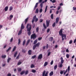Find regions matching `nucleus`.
Here are the masks:
<instances>
[{"instance_id": "f257e3e1", "label": "nucleus", "mask_w": 76, "mask_h": 76, "mask_svg": "<svg viewBox=\"0 0 76 76\" xmlns=\"http://www.w3.org/2000/svg\"><path fill=\"white\" fill-rule=\"evenodd\" d=\"M63 29H61L59 32V35L62 36V41H64V39H66V34H63Z\"/></svg>"}, {"instance_id": "f03ea898", "label": "nucleus", "mask_w": 76, "mask_h": 76, "mask_svg": "<svg viewBox=\"0 0 76 76\" xmlns=\"http://www.w3.org/2000/svg\"><path fill=\"white\" fill-rule=\"evenodd\" d=\"M26 28L27 29V31L28 32V35H31V29H32L31 25L30 24L28 23L27 25Z\"/></svg>"}, {"instance_id": "7ed1b4c3", "label": "nucleus", "mask_w": 76, "mask_h": 76, "mask_svg": "<svg viewBox=\"0 0 76 76\" xmlns=\"http://www.w3.org/2000/svg\"><path fill=\"white\" fill-rule=\"evenodd\" d=\"M46 26L45 24V23H44L43 24V26L44 29H47V27H48L49 25H50V21L47 20L46 21Z\"/></svg>"}, {"instance_id": "20e7f679", "label": "nucleus", "mask_w": 76, "mask_h": 76, "mask_svg": "<svg viewBox=\"0 0 76 76\" xmlns=\"http://www.w3.org/2000/svg\"><path fill=\"white\" fill-rule=\"evenodd\" d=\"M39 45H40V43H39V42H38L37 43L34 45L33 46V50H34L36 48V47H39Z\"/></svg>"}, {"instance_id": "39448f33", "label": "nucleus", "mask_w": 76, "mask_h": 76, "mask_svg": "<svg viewBox=\"0 0 76 76\" xmlns=\"http://www.w3.org/2000/svg\"><path fill=\"white\" fill-rule=\"evenodd\" d=\"M37 38V36L36 35V34L34 33L32 34L31 36V39H35Z\"/></svg>"}, {"instance_id": "423d86ee", "label": "nucleus", "mask_w": 76, "mask_h": 76, "mask_svg": "<svg viewBox=\"0 0 76 76\" xmlns=\"http://www.w3.org/2000/svg\"><path fill=\"white\" fill-rule=\"evenodd\" d=\"M45 71H43L42 74V76H48V71H47L45 73Z\"/></svg>"}, {"instance_id": "0eeeda50", "label": "nucleus", "mask_w": 76, "mask_h": 76, "mask_svg": "<svg viewBox=\"0 0 76 76\" xmlns=\"http://www.w3.org/2000/svg\"><path fill=\"white\" fill-rule=\"evenodd\" d=\"M42 54H40L38 56V59H42Z\"/></svg>"}, {"instance_id": "6e6552de", "label": "nucleus", "mask_w": 76, "mask_h": 76, "mask_svg": "<svg viewBox=\"0 0 76 76\" xmlns=\"http://www.w3.org/2000/svg\"><path fill=\"white\" fill-rule=\"evenodd\" d=\"M36 18H37L36 15H35L34 16L33 19L31 21V22L32 23H34V21H35V19H36Z\"/></svg>"}, {"instance_id": "1a4fd4ad", "label": "nucleus", "mask_w": 76, "mask_h": 76, "mask_svg": "<svg viewBox=\"0 0 76 76\" xmlns=\"http://www.w3.org/2000/svg\"><path fill=\"white\" fill-rule=\"evenodd\" d=\"M39 4V2H37L36 3L34 7V10H35L36 9H37V7H38V4Z\"/></svg>"}, {"instance_id": "9d476101", "label": "nucleus", "mask_w": 76, "mask_h": 76, "mask_svg": "<svg viewBox=\"0 0 76 76\" xmlns=\"http://www.w3.org/2000/svg\"><path fill=\"white\" fill-rule=\"evenodd\" d=\"M60 59H61V64H63V63H64V60H63V57H61L60 58Z\"/></svg>"}, {"instance_id": "9b49d317", "label": "nucleus", "mask_w": 76, "mask_h": 76, "mask_svg": "<svg viewBox=\"0 0 76 76\" xmlns=\"http://www.w3.org/2000/svg\"><path fill=\"white\" fill-rule=\"evenodd\" d=\"M56 23L57 24L58 23V21H59V18L57 17L56 19Z\"/></svg>"}, {"instance_id": "f8f14e48", "label": "nucleus", "mask_w": 76, "mask_h": 76, "mask_svg": "<svg viewBox=\"0 0 76 76\" xmlns=\"http://www.w3.org/2000/svg\"><path fill=\"white\" fill-rule=\"evenodd\" d=\"M31 41V40L29 39L26 42V46H27V45H28V44H29V42H30V41Z\"/></svg>"}, {"instance_id": "ddd939ff", "label": "nucleus", "mask_w": 76, "mask_h": 76, "mask_svg": "<svg viewBox=\"0 0 76 76\" xmlns=\"http://www.w3.org/2000/svg\"><path fill=\"white\" fill-rule=\"evenodd\" d=\"M28 53L29 55H31V54H32V50H29Z\"/></svg>"}, {"instance_id": "4468645a", "label": "nucleus", "mask_w": 76, "mask_h": 76, "mask_svg": "<svg viewBox=\"0 0 76 76\" xmlns=\"http://www.w3.org/2000/svg\"><path fill=\"white\" fill-rule=\"evenodd\" d=\"M22 29H21L20 31H19V32L18 33V35H20V34H22Z\"/></svg>"}, {"instance_id": "2eb2a0df", "label": "nucleus", "mask_w": 76, "mask_h": 76, "mask_svg": "<svg viewBox=\"0 0 76 76\" xmlns=\"http://www.w3.org/2000/svg\"><path fill=\"white\" fill-rule=\"evenodd\" d=\"M8 8H9L8 6H7L5 7L4 10L5 12H6V11H7L8 10Z\"/></svg>"}, {"instance_id": "dca6fc26", "label": "nucleus", "mask_w": 76, "mask_h": 76, "mask_svg": "<svg viewBox=\"0 0 76 76\" xmlns=\"http://www.w3.org/2000/svg\"><path fill=\"white\" fill-rule=\"evenodd\" d=\"M48 62H45L44 64V67H45V66H47V65H48Z\"/></svg>"}, {"instance_id": "f3484780", "label": "nucleus", "mask_w": 76, "mask_h": 76, "mask_svg": "<svg viewBox=\"0 0 76 76\" xmlns=\"http://www.w3.org/2000/svg\"><path fill=\"white\" fill-rule=\"evenodd\" d=\"M49 40L50 41H52L53 40V37H51L49 38Z\"/></svg>"}, {"instance_id": "a211bd4d", "label": "nucleus", "mask_w": 76, "mask_h": 76, "mask_svg": "<svg viewBox=\"0 0 76 76\" xmlns=\"http://www.w3.org/2000/svg\"><path fill=\"white\" fill-rule=\"evenodd\" d=\"M25 73V71H23L21 72L20 73V74L21 75H23Z\"/></svg>"}, {"instance_id": "6ab92c4d", "label": "nucleus", "mask_w": 76, "mask_h": 76, "mask_svg": "<svg viewBox=\"0 0 76 76\" xmlns=\"http://www.w3.org/2000/svg\"><path fill=\"white\" fill-rule=\"evenodd\" d=\"M24 28H25V27L24 26H23V24L22 23L21 25V29H24Z\"/></svg>"}, {"instance_id": "aec40b11", "label": "nucleus", "mask_w": 76, "mask_h": 76, "mask_svg": "<svg viewBox=\"0 0 76 76\" xmlns=\"http://www.w3.org/2000/svg\"><path fill=\"white\" fill-rule=\"evenodd\" d=\"M53 71H51L49 74V75L50 76H52L53 75Z\"/></svg>"}, {"instance_id": "412c9836", "label": "nucleus", "mask_w": 76, "mask_h": 76, "mask_svg": "<svg viewBox=\"0 0 76 76\" xmlns=\"http://www.w3.org/2000/svg\"><path fill=\"white\" fill-rule=\"evenodd\" d=\"M37 41H38V40L37 39L35 40L33 43V44H36L37 42Z\"/></svg>"}, {"instance_id": "4be33fe9", "label": "nucleus", "mask_w": 76, "mask_h": 76, "mask_svg": "<svg viewBox=\"0 0 76 76\" xmlns=\"http://www.w3.org/2000/svg\"><path fill=\"white\" fill-rule=\"evenodd\" d=\"M11 60V58H9L7 60V63H9L10 61Z\"/></svg>"}, {"instance_id": "5701e85b", "label": "nucleus", "mask_w": 76, "mask_h": 76, "mask_svg": "<svg viewBox=\"0 0 76 76\" xmlns=\"http://www.w3.org/2000/svg\"><path fill=\"white\" fill-rule=\"evenodd\" d=\"M51 18L52 19H54V15H53V14H52L51 15Z\"/></svg>"}, {"instance_id": "b1692460", "label": "nucleus", "mask_w": 76, "mask_h": 76, "mask_svg": "<svg viewBox=\"0 0 76 76\" xmlns=\"http://www.w3.org/2000/svg\"><path fill=\"white\" fill-rule=\"evenodd\" d=\"M22 61H19L17 64V65H18V66H19V65H20V64H22Z\"/></svg>"}, {"instance_id": "393cba45", "label": "nucleus", "mask_w": 76, "mask_h": 76, "mask_svg": "<svg viewBox=\"0 0 76 76\" xmlns=\"http://www.w3.org/2000/svg\"><path fill=\"white\" fill-rule=\"evenodd\" d=\"M28 73H29V71H28V70H26L25 72V75H28Z\"/></svg>"}, {"instance_id": "a878e982", "label": "nucleus", "mask_w": 76, "mask_h": 76, "mask_svg": "<svg viewBox=\"0 0 76 76\" xmlns=\"http://www.w3.org/2000/svg\"><path fill=\"white\" fill-rule=\"evenodd\" d=\"M57 68V65H56L54 66V70H56Z\"/></svg>"}, {"instance_id": "bb28decb", "label": "nucleus", "mask_w": 76, "mask_h": 76, "mask_svg": "<svg viewBox=\"0 0 76 76\" xmlns=\"http://www.w3.org/2000/svg\"><path fill=\"white\" fill-rule=\"evenodd\" d=\"M11 48H12L11 47H10L8 49H7L6 50L7 52H8L9 51H10V50H11Z\"/></svg>"}, {"instance_id": "cd10ccee", "label": "nucleus", "mask_w": 76, "mask_h": 76, "mask_svg": "<svg viewBox=\"0 0 76 76\" xmlns=\"http://www.w3.org/2000/svg\"><path fill=\"white\" fill-rule=\"evenodd\" d=\"M13 15H10V20H12V19L13 18Z\"/></svg>"}, {"instance_id": "c85d7f7f", "label": "nucleus", "mask_w": 76, "mask_h": 76, "mask_svg": "<svg viewBox=\"0 0 76 76\" xmlns=\"http://www.w3.org/2000/svg\"><path fill=\"white\" fill-rule=\"evenodd\" d=\"M17 54H18V52H16L15 53V54L14 55V57H16V56H17Z\"/></svg>"}, {"instance_id": "c756f323", "label": "nucleus", "mask_w": 76, "mask_h": 76, "mask_svg": "<svg viewBox=\"0 0 76 76\" xmlns=\"http://www.w3.org/2000/svg\"><path fill=\"white\" fill-rule=\"evenodd\" d=\"M26 42V40H24L23 41V46H24V45H25V44Z\"/></svg>"}, {"instance_id": "7c9ffc66", "label": "nucleus", "mask_w": 76, "mask_h": 76, "mask_svg": "<svg viewBox=\"0 0 76 76\" xmlns=\"http://www.w3.org/2000/svg\"><path fill=\"white\" fill-rule=\"evenodd\" d=\"M66 57L67 58H69L70 57V55L69 54H67L66 55Z\"/></svg>"}, {"instance_id": "2f4dec72", "label": "nucleus", "mask_w": 76, "mask_h": 76, "mask_svg": "<svg viewBox=\"0 0 76 76\" xmlns=\"http://www.w3.org/2000/svg\"><path fill=\"white\" fill-rule=\"evenodd\" d=\"M63 66L62 64H61L59 66V67H60V68H61V67H63Z\"/></svg>"}, {"instance_id": "473e14b6", "label": "nucleus", "mask_w": 76, "mask_h": 76, "mask_svg": "<svg viewBox=\"0 0 76 76\" xmlns=\"http://www.w3.org/2000/svg\"><path fill=\"white\" fill-rule=\"evenodd\" d=\"M16 46H15L12 50V51L13 52L15 51L16 50Z\"/></svg>"}, {"instance_id": "72a5a7b5", "label": "nucleus", "mask_w": 76, "mask_h": 76, "mask_svg": "<svg viewBox=\"0 0 76 76\" xmlns=\"http://www.w3.org/2000/svg\"><path fill=\"white\" fill-rule=\"evenodd\" d=\"M28 18H27L25 20V24H26V23H27V22H28Z\"/></svg>"}, {"instance_id": "f704fd0d", "label": "nucleus", "mask_w": 76, "mask_h": 76, "mask_svg": "<svg viewBox=\"0 0 76 76\" xmlns=\"http://www.w3.org/2000/svg\"><path fill=\"white\" fill-rule=\"evenodd\" d=\"M47 7H48V6L47 5L45 7V13H46V12H47Z\"/></svg>"}, {"instance_id": "c9c22d12", "label": "nucleus", "mask_w": 76, "mask_h": 76, "mask_svg": "<svg viewBox=\"0 0 76 76\" xmlns=\"http://www.w3.org/2000/svg\"><path fill=\"white\" fill-rule=\"evenodd\" d=\"M34 67H35V66L33 64H31L30 66L31 68H34Z\"/></svg>"}, {"instance_id": "e433bc0d", "label": "nucleus", "mask_w": 76, "mask_h": 76, "mask_svg": "<svg viewBox=\"0 0 76 76\" xmlns=\"http://www.w3.org/2000/svg\"><path fill=\"white\" fill-rule=\"evenodd\" d=\"M20 53L18 55V56H17L16 59H18V58H19V56H20Z\"/></svg>"}, {"instance_id": "4c0bfd02", "label": "nucleus", "mask_w": 76, "mask_h": 76, "mask_svg": "<svg viewBox=\"0 0 76 76\" xmlns=\"http://www.w3.org/2000/svg\"><path fill=\"white\" fill-rule=\"evenodd\" d=\"M36 31L37 32H38L39 31V27H37L36 28Z\"/></svg>"}, {"instance_id": "58836bf2", "label": "nucleus", "mask_w": 76, "mask_h": 76, "mask_svg": "<svg viewBox=\"0 0 76 76\" xmlns=\"http://www.w3.org/2000/svg\"><path fill=\"white\" fill-rule=\"evenodd\" d=\"M18 72H21L22 71V68H18Z\"/></svg>"}, {"instance_id": "ea45409f", "label": "nucleus", "mask_w": 76, "mask_h": 76, "mask_svg": "<svg viewBox=\"0 0 76 76\" xmlns=\"http://www.w3.org/2000/svg\"><path fill=\"white\" fill-rule=\"evenodd\" d=\"M20 44V39H18V45H19V44Z\"/></svg>"}, {"instance_id": "a19ab883", "label": "nucleus", "mask_w": 76, "mask_h": 76, "mask_svg": "<svg viewBox=\"0 0 76 76\" xmlns=\"http://www.w3.org/2000/svg\"><path fill=\"white\" fill-rule=\"evenodd\" d=\"M55 26H56V22H54L53 24L52 25V26L53 28H54V27H55Z\"/></svg>"}, {"instance_id": "79ce46f5", "label": "nucleus", "mask_w": 76, "mask_h": 76, "mask_svg": "<svg viewBox=\"0 0 76 76\" xmlns=\"http://www.w3.org/2000/svg\"><path fill=\"white\" fill-rule=\"evenodd\" d=\"M2 58H5L6 57V55H2L1 56Z\"/></svg>"}, {"instance_id": "37998d69", "label": "nucleus", "mask_w": 76, "mask_h": 76, "mask_svg": "<svg viewBox=\"0 0 76 76\" xmlns=\"http://www.w3.org/2000/svg\"><path fill=\"white\" fill-rule=\"evenodd\" d=\"M34 20L35 22H38V18H36Z\"/></svg>"}, {"instance_id": "c03bdc74", "label": "nucleus", "mask_w": 76, "mask_h": 76, "mask_svg": "<svg viewBox=\"0 0 76 76\" xmlns=\"http://www.w3.org/2000/svg\"><path fill=\"white\" fill-rule=\"evenodd\" d=\"M70 66H69L68 67L67 70H68V72H70Z\"/></svg>"}, {"instance_id": "a18cd8bd", "label": "nucleus", "mask_w": 76, "mask_h": 76, "mask_svg": "<svg viewBox=\"0 0 76 76\" xmlns=\"http://www.w3.org/2000/svg\"><path fill=\"white\" fill-rule=\"evenodd\" d=\"M31 71L32 73H35L36 72V70L35 69H32Z\"/></svg>"}, {"instance_id": "49530a36", "label": "nucleus", "mask_w": 76, "mask_h": 76, "mask_svg": "<svg viewBox=\"0 0 76 76\" xmlns=\"http://www.w3.org/2000/svg\"><path fill=\"white\" fill-rule=\"evenodd\" d=\"M13 10V7L11 6L10 8V11H11L12 10Z\"/></svg>"}, {"instance_id": "de8ad7c7", "label": "nucleus", "mask_w": 76, "mask_h": 76, "mask_svg": "<svg viewBox=\"0 0 76 76\" xmlns=\"http://www.w3.org/2000/svg\"><path fill=\"white\" fill-rule=\"evenodd\" d=\"M46 49H48V44H47L46 46H45Z\"/></svg>"}, {"instance_id": "09e8293b", "label": "nucleus", "mask_w": 76, "mask_h": 76, "mask_svg": "<svg viewBox=\"0 0 76 76\" xmlns=\"http://www.w3.org/2000/svg\"><path fill=\"white\" fill-rule=\"evenodd\" d=\"M64 71H65V70H64L63 71H61L60 72V74H61V75H63V72H64Z\"/></svg>"}, {"instance_id": "8fccbe9b", "label": "nucleus", "mask_w": 76, "mask_h": 76, "mask_svg": "<svg viewBox=\"0 0 76 76\" xmlns=\"http://www.w3.org/2000/svg\"><path fill=\"white\" fill-rule=\"evenodd\" d=\"M40 6L41 8H42V7H43V4H42V3H41Z\"/></svg>"}, {"instance_id": "3c124183", "label": "nucleus", "mask_w": 76, "mask_h": 76, "mask_svg": "<svg viewBox=\"0 0 76 76\" xmlns=\"http://www.w3.org/2000/svg\"><path fill=\"white\" fill-rule=\"evenodd\" d=\"M53 63L54 61H53V60L52 61L50 62V65H53Z\"/></svg>"}, {"instance_id": "603ef678", "label": "nucleus", "mask_w": 76, "mask_h": 76, "mask_svg": "<svg viewBox=\"0 0 76 76\" xmlns=\"http://www.w3.org/2000/svg\"><path fill=\"white\" fill-rule=\"evenodd\" d=\"M42 37H39L38 38V40L39 41H40V40H41V39H42Z\"/></svg>"}, {"instance_id": "864d4df0", "label": "nucleus", "mask_w": 76, "mask_h": 76, "mask_svg": "<svg viewBox=\"0 0 76 76\" xmlns=\"http://www.w3.org/2000/svg\"><path fill=\"white\" fill-rule=\"evenodd\" d=\"M38 12H39V10H38V8H37L36 10V12L37 13H38Z\"/></svg>"}, {"instance_id": "5fc2aeb1", "label": "nucleus", "mask_w": 76, "mask_h": 76, "mask_svg": "<svg viewBox=\"0 0 76 76\" xmlns=\"http://www.w3.org/2000/svg\"><path fill=\"white\" fill-rule=\"evenodd\" d=\"M36 55H34V56H32L31 58H33L34 59V58H35L36 57Z\"/></svg>"}, {"instance_id": "6e6d98bb", "label": "nucleus", "mask_w": 76, "mask_h": 76, "mask_svg": "<svg viewBox=\"0 0 76 76\" xmlns=\"http://www.w3.org/2000/svg\"><path fill=\"white\" fill-rule=\"evenodd\" d=\"M50 31V28L48 29L47 30V33H48V32H49Z\"/></svg>"}, {"instance_id": "4d7b16f0", "label": "nucleus", "mask_w": 76, "mask_h": 76, "mask_svg": "<svg viewBox=\"0 0 76 76\" xmlns=\"http://www.w3.org/2000/svg\"><path fill=\"white\" fill-rule=\"evenodd\" d=\"M72 42H73V41H72V40H70L69 42V44H71L72 43Z\"/></svg>"}, {"instance_id": "13d9d810", "label": "nucleus", "mask_w": 76, "mask_h": 76, "mask_svg": "<svg viewBox=\"0 0 76 76\" xmlns=\"http://www.w3.org/2000/svg\"><path fill=\"white\" fill-rule=\"evenodd\" d=\"M39 11L40 12V13H42V8H41L40 9Z\"/></svg>"}, {"instance_id": "bf43d9fd", "label": "nucleus", "mask_w": 76, "mask_h": 76, "mask_svg": "<svg viewBox=\"0 0 76 76\" xmlns=\"http://www.w3.org/2000/svg\"><path fill=\"white\" fill-rule=\"evenodd\" d=\"M22 52L23 53H25L26 52V50L24 49H23Z\"/></svg>"}, {"instance_id": "052dcab7", "label": "nucleus", "mask_w": 76, "mask_h": 76, "mask_svg": "<svg viewBox=\"0 0 76 76\" xmlns=\"http://www.w3.org/2000/svg\"><path fill=\"white\" fill-rule=\"evenodd\" d=\"M12 74L10 73H8L7 75V76H11Z\"/></svg>"}, {"instance_id": "680f3d73", "label": "nucleus", "mask_w": 76, "mask_h": 76, "mask_svg": "<svg viewBox=\"0 0 76 76\" xmlns=\"http://www.w3.org/2000/svg\"><path fill=\"white\" fill-rule=\"evenodd\" d=\"M51 54V52H49L48 54V56H50V55Z\"/></svg>"}, {"instance_id": "e2e57ef3", "label": "nucleus", "mask_w": 76, "mask_h": 76, "mask_svg": "<svg viewBox=\"0 0 76 76\" xmlns=\"http://www.w3.org/2000/svg\"><path fill=\"white\" fill-rule=\"evenodd\" d=\"M60 8H61V7L60 6H58V8L57 9V10H60Z\"/></svg>"}, {"instance_id": "0e129e2a", "label": "nucleus", "mask_w": 76, "mask_h": 76, "mask_svg": "<svg viewBox=\"0 0 76 76\" xmlns=\"http://www.w3.org/2000/svg\"><path fill=\"white\" fill-rule=\"evenodd\" d=\"M13 38H12L10 39V42H13Z\"/></svg>"}, {"instance_id": "69168bd1", "label": "nucleus", "mask_w": 76, "mask_h": 76, "mask_svg": "<svg viewBox=\"0 0 76 76\" xmlns=\"http://www.w3.org/2000/svg\"><path fill=\"white\" fill-rule=\"evenodd\" d=\"M43 0H39V3H41L42 2V1H43Z\"/></svg>"}, {"instance_id": "338daca9", "label": "nucleus", "mask_w": 76, "mask_h": 76, "mask_svg": "<svg viewBox=\"0 0 76 76\" xmlns=\"http://www.w3.org/2000/svg\"><path fill=\"white\" fill-rule=\"evenodd\" d=\"M73 10H76V7H73Z\"/></svg>"}, {"instance_id": "774afa93", "label": "nucleus", "mask_w": 76, "mask_h": 76, "mask_svg": "<svg viewBox=\"0 0 76 76\" xmlns=\"http://www.w3.org/2000/svg\"><path fill=\"white\" fill-rule=\"evenodd\" d=\"M39 21H40V23L42 22V21H43V20L42 19H40L39 20Z\"/></svg>"}]
</instances>
